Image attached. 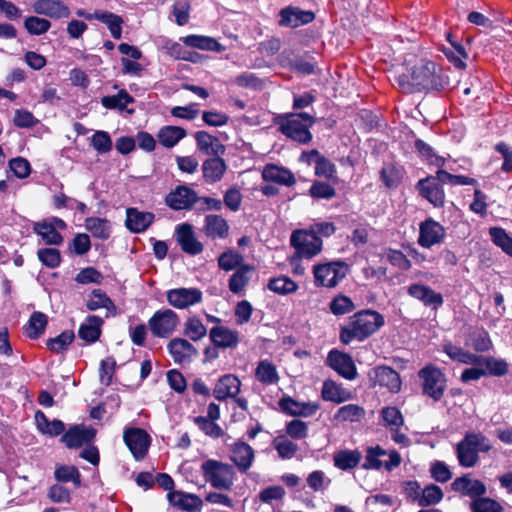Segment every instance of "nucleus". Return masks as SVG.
<instances>
[{"label":"nucleus","mask_w":512,"mask_h":512,"mask_svg":"<svg viewBox=\"0 0 512 512\" xmlns=\"http://www.w3.org/2000/svg\"><path fill=\"white\" fill-rule=\"evenodd\" d=\"M397 83L406 93L444 89L448 83V76L434 62L420 60L410 72L397 77Z\"/></svg>","instance_id":"obj_1"},{"label":"nucleus","mask_w":512,"mask_h":512,"mask_svg":"<svg viewBox=\"0 0 512 512\" xmlns=\"http://www.w3.org/2000/svg\"><path fill=\"white\" fill-rule=\"evenodd\" d=\"M385 324L384 317L374 310H362L351 317L340 328V341L350 344L353 341L362 342L376 333Z\"/></svg>","instance_id":"obj_2"},{"label":"nucleus","mask_w":512,"mask_h":512,"mask_svg":"<svg viewBox=\"0 0 512 512\" xmlns=\"http://www.w3.org/2000/svg\"><path fill=\"white\" fill-rule=\"evenodd\" d=\"M280 132L300 144H308L312 140L310 128L315 123V117L306 112L285 113L275 118Z\"/></svg>","instance_id":"obj_3"},{"label":"nucleus","mask_w":512,"mask_h":512,"mask_svg":"<svg viewBox=\"0 0 512 512\" xmlns=\"http://www.w3.org/2000/svg\"><path fill=\"white\" fill-rule=\"evenodd\" d=\"M201 471L206 482L218 490H231L235 480V470L232 465L214 459H208L201 465Z\"/></svg>","instance_id":"obj_4"},{"label":"nucleus","mask_w":512,"mask_h":512,"mask_svg":"<svg viewBox=\"0 0 512 512\" xmlns=\"http://www.w3.org/2000/svg\"><path fill=\"white\" fill-rule=\"evenodd\" d=\"M349 266L343 261H333L313 266L314 283L318 287L334 288L348 274Z\"/></svg>","instance_id":"obj_5"},{"label":"nucleus","mask_w":512,"mask_h":512,"mask_svg":"<svg viewBox=\"0 0 512 512\" xmlns=\"http://www.w3.org/2000/svg\"><path fill=\"white\" fill-rule=\"evenodd\" d=\"M418 377L422 381L423 394L439 401L446 389V377L435 365L428 364L418 371Z\"/></svg>","instance_id":"obj_6"},{"label":"nucleus","mask_w":512,"mask_h":512,"mask_svg":"<svg viewBox=\"0 0 512 512\" xmlns=\"http://www.w3.org/2000/svg\"><path fill=\"white\" fill-rule=\"evenodd\" d=\"M179 324L180 319L177 313L170 308L157 310L148 320V328L157 338H169Z\"/></svg>","instance_id":"obj_7"},{"label":"nucleus","mask_w":512,"mask_h":512,"mask_svg":"<svg viewBox=\"0 0 512 512\" xmlns=\"http://www.w3.org/2000/svg\"><path fill=\"white\" fill-rule=\"evenodd\" d=\"M291 245L295 248L296 254L306 259H311L322 250V239L316 236L313 231L296 230L290 238Z\"/></svg>","instance_id":"obj_8"},{"label":"nucleus","mask_w":512,"mask_h":512,"mask_svg":"<svg viewBox=\"0 0 512 512\" xmlns=\"http://www.w3.org/2000/svg\"><path fill=\"white\" fill-rule=\"evenodd\" d=\"M123 440L136 460H142L146 456L151 439L144 429H125L123 433Z\"/></svg>","instance_id":"obj_9"},{"label":"nucleus","mask_w":512,"mask_h":512,"mask_svg":"<svg viewBox=\"0 0 512 512\" xmlns=\"http://www.w3.org/2000/svg\"><path fill=\"white\" fill-rule=\"evenodd\" d=\"M169 305L176 309H186L202 302L203 294L198 288H175L166 292Z\"/></svg>","instance_id":"obj_10"},{"label":"nucleus","mask_w":512,"mask_h":512,"mask_svg":"<svg viewBox=\"0 0 512 512\" xmlns=\"http://www.w3.org/2000/svg\"><path fill=\"white\" fill-rule=\"evenodd\" d=\"M368 376L374 386L385 387L392 393H397L401 389L400 375L389 366H377L369 372Z\"/></svg>","instance_id":"obj_11"},{"label":"nucleus","mask_w":512,"mask_h":512,"mask_svg":"<svg viewBox=\"0 0 512 512\" xmlns=\"http://www.w3.org/2000/svg\"><path fill=\"white\" fill-rule=\"evenodd\" d=\"M197 200L196 191L186 185L177 186L165 198L166 204L173 210H189Z\"/></svg>","instance_id":"obj_12"},{"label":"nucleus","mask_w":512,"mask_h":512,"mask_svg":"<svg viewBox=\"0 0 512 512\" xmlns=\"http://www.w3.org/2000/svg\"><path fill=\"white\" fill-rule=\"evenodd\" d=\"M445 228L433 219H427L419 225L418 244L424 248H431L443 242Z\"/></svg>","instance_id":"obj_13"},{"label":"nucleus","mask_w":512,"mask_h":512,"mask_svg":"<svg viewBox=\"0 0 512 512\" xmlns=\"http://www.w3.org/2000/svg\"><path fill=\"white\" fill-rule=\"evenodd\" d=\"M327 364L347 380H354L357 369L352 357L337 350H331L327 356Z\"/></svg>","instance_id":"obj_14"},{"label":"nucleus","mask_w":512,"mask_h":512,"mask_svg":"<svg viewBox=\"0 0 512 512\" xmlns=\"http://www.w3.org/2000/svg\"><path fill=\"white\" fill-rule=\"evenodd\" d=\"M279 25L289 28H297L311 23L315 14L310 10H302L298 7L288 6L280 10Z\"/></svg>","instance_id":"obj_15"},{"label":"nucleus","mask_w":512,"mask_h":512,"mask_svg":"<svg viewBox=\"0 0 512 512\" xmlns=\"http://www.w3.org/2000/svg\"><path fill=\"white\" fill-rule=\"evenodd\" d=\"M176 240L189 255H198L203 251V244L196 238L191 224L183 223L176 227Z\"/></svg>","instance_id":"obj_16"},{"label":"nucleus","mask_w":512,"mask_h":512,"mask_svg":"<svg viewBox=\"0 0 512 512\" xmlns=\"http://www.w3.org/2000/svg\"><path fill=\"white\" fill-rule=\"evenodd\" d=\"M417 189L422 197L427 199L433 206L442 207L445 203V192L442 187L435 181L434 178L428 176L420 179L417 183Z\"/></svg>","instance_id":"obj_17"},{"label":"nucleus","mask_w":512,"mask_h":512,"mask_svg":"<svg viewBox=\"0 0 512 512\" xmlns=\"http://www.w3.org/2000/svg\"><path fill=\"white\" fill-rule=\"evenodd\" d=\"M241 389L240 379L233 374L221 376L213 389L214 397L219 401H225L228 398H235Z\"/></svg>","instance_id":"obj_18"},{"label":"nucleus","mask_w":512,"mask_h":512,"mask_svg":"<svg viewBox=\"0 0 512 512\" xmlns=\"http://www.w3.org/2000/svg\"><path fill=\"white\" fill-rule=\"evenodd\" d=\"M283 412L291 416L309 417L314 415L320 408L317 402H298L291 397H283L279 401Z\"/></svg>","instance_id":"obj_19"},{"label":"nucleus","mask_w":512,"mask_h":512,"mask_svg":"<svg viewBox=\"0 0 512 512\" xmlns=\"http://www.w3.org/2000/svg\"><path fill=\"white\" fill-rule=\"evenodd\" d=\"M230 452V459L241 472H246L252 466L255 455L249 444L237 441L231 445Z\"/></svg>","instance_id":"obj_20"},{"label":"nucleus","mask_w":512,"mask_h":512,"mask_svg":"<svg viewBox=\"0 0 512 512\" xmlns=\"http://www.w3.org/2000/svg\"><path fill=\"white\" fill-rule=\"evenodd\" d=\"M168 351L177 364L188 363L197 355V349L186 339L174 338L167 345Z\"/></svg>","instance_id":"obj_21"},{"label":"nucleus","mask_w":512,"mask_h":512,"mask_svg":"<svg viewBox=\"0 0 512 512\" xmlns=\"http://www.w3.org/2000/svg\"><path fill=\"white\" fill-rule=\"evenodd\" d=\"M32 8L36 14L53 19L67 18L70 15L68 6L60 0H37L33 3Z\"/></svg>","instance_id":"obj_22"},{"label":"nucleus","mask_w":512,"mask_h":512,"mask_svg":"<svg viewBox=\"0 0 512 512\" xmlns=\"http://www.w3.org/2000/svg\"><path fill=\"white\" fill-rule=\"evenodd\" d=\"M262 178L267 182H273L287 187H291L296 183V178L291 170L275 164H266L264 166Z\"/></svg>","instance_id":"obj_23"},{"label":"nucleus","mask_w":512,"mask_h":512,"mask_svg":"<svg viewBox=\"0 0 512 512\" xmlns=\"http://www.w3.org/2000/svg\"><path fill=\"white\" fill-rule=\"evenodd\" d=\"M154 214L146 211H139L137 208L126 210L125 225L133 233L144 232L154 221Z\"/></svg>","instance_id":"obj_24"},{"label":"nucleus","mask_w":512,"mask_h":512,"mask_svg":"<svg viewBox=\"0 0 512 512\" xmlns=\"http://www.w3.org/2000/svg\"><path fill=\"white\" fill-rule=\"evenodd\" d=\"M197 148L209 156H221L226 148L220 140L206 131H197L194 135Z\"/></svg>","instance_id":"obj_25"},{"label":"nucleus","mask_w":512,"mask_h":512,"mask_svg":"<svg viewBox=\"0 0 512 512\" xmlns=\"http://www.w3.org/2000/svg\"><path fill=\"white\" fill-rule=\"evenodd\" d=\"M95 434L96 432L93 428L74 426L62 436L61 441L68 448H77L90 443L94 439Z\"/></svg>","instance_id":"obj_26"},{"label":"nucleus","mask_w":512,"mask_h":512,"mask_svg":"<svg viewBox=\"0 0 512 512\" xmlns=\"http://www.w3.org/2000/svg\"><path fill=\"white\" fill-rule=\"evenodd\" d=\"M408 294L423 302L426 306L438 308L443 304V297L440 293L435 292L429 286L422 284H412L408 287Z\"/></svg>","instance_id":"obj_27"},{"label":"nucleus","mask_w":512,"mask_h":512,"mask_svg":"<svg viewBox=\"0 0 512 512\" xmlns=\"http://www.w3.org/2000/svg\"><path fill=\"white\" fill-rule=\"evenodd\" d=\"M103 324L104 320L99 316L90 315L86 317L79 327V338L89 344L96 342L101 336Z\"/></svg>","instance_id":"obj_28"},{"label":"nucleus","mask_w":512,"mask_h":512,"mask_svg":"<svg viewBox=\"0 0 512 512\" xmlns=\"http://www.w3.org/2000/svg\"><path fill=\"white\" fill-rule=\"evenodd\" d=\"M321 397L325 401L340 404L351 400L353 395L349 389L344 388L341 384L333 380H325L321 390Z\"/></svg>","instance_id":"obj_29"},{"label":"nucleus","mask_w":512,"mask_h":512,"mask_svg":"<svg viewBox=\"0 0 512 512\" xmlns=\"http://www.w3.org/2000/svg\"><path fill=\"white\" fill-rule=\"evenodd\" d=\"M169 502L184 511H199L203 505L201 498L195 494L172 491L168 493Z\"/></svg>","instance_id":"obj_30"},{"label":"nucleus","mask_w":512,"mask_h":512,"mask_svg":"<svg viewBox=\"0 0 512 512\" xmlns=\"http://www.w3.org/2000/svg\"><path fill=\"white\" fill-rule=\"evenodd\" d=\"M201 168L205 181L207 183H216L223 178L227 165L220 156H212L203 162Z\"/></svg>","instance_id":"obj_31"},{"label":"nucleus","mask_w":512,"mask_h":512,"mask_svg":"<svg viewBox=\"0 0 512 512\" xmlns=\"http://www.w3.org/2000/svg\"><path fill=\"white\" fill-rule=\"evenodd\" d=\"M202 230L211 239H223L228 236L229 225L222 216L209 214L205 217Z\"/></svg>","instance_id":"obj_32"},{"label":"nucleus","mask_w":512,"mask_h":512,"mask_svg":"<svg viewBox=\"0 0 512 512\" xmlns=\"http://www.w3.org/2000/svg\"><path fill=\"white\" fill-rule=\"evenodd\" d=\"M210 340L219 348H234L238 345L239 335L225 326H215L210 330Z\"/></svg>","instance_id":"obj_33"},{"label":"nucleus","mask_w":512,"mask_h":512,"mask_svg":"<svg viewBox=\"0 0 512 512\" xmlns=\"http://www.w3.org/2000/svg\"><path fill=\"white\" fill-rule=\"evenodd\" d=\"M451 487L455 492L475 497V499L486 493V486L480 480L470 479L466 476L456 478Z\"/></svg>","instance_id":"obj_34"},{"label":"nucleus","mask_w":512,"mask_h":512,"mask_svg":"<svg viewBox=\"0 0 512 512\" xmlns=\"http://www.w3.org/2000/svg\"><path fill=\"white\" fill-rule=\"evenodd\" d=\"M255 378L263 385H275L279 381V374L271 361L261 360L255 369Z\"/></svg>","instance_id":"obj_35"},{"label":"nucleus","mask_w":512,"mask_h":512,"mask_svg":"<svg viewBox=\"0 0 512 512\" xmlns=\"http://www.w3.org/2000/svg\"><path fill=\"white\" fill-rule=\"evenodd\" d=\"M86 307L90 311H96L105 308L111 315L116 314V306L113 301L101 289H94L90 298L86 303Z\"/></svg>","instance_id":"obj_36"},{"label":"nucleus","mask_w":512,"mask_h":512,"mask_svg":"<svg viewBox=\"0 0 512 512\" xmlns=\"http://www.w3.org/2000/svg\"><path fill=\"white\" fill-rule=\"evenodd\" d=\"M35 422L38 430L49 436H58L62 434L65 429L62 421L57 419L49 421L46 415L41 411L35 413Z\"/></svg>","instance_id":"obj_37"},{"label":"nucleus","mask_w":512,"mask_h":512,"mask_svg":"<svg viewBox=\"0 0 512 512\" xmlns=\"http://www.w3.org/2000/svg\"><path fill=\"white\" fill-rule=\"evenodd\" d=\"M185 129L178 126H164L158 132V140L161 145L172 148L178 144L180 140L186 137Z\"/></svg>","instance_id":"obj_38"},{"label":"nucleus","mask_w":512,"mask_h":512,"mask_svg":"<svg viewBox=\"0 0 512 512\" xmlns=\"http://www.w3.org/2000/svg\"><path fill=\"white\" fill-rule=\"evenodd\" d=\"M33 231L41 236L47 245H60L63 242L62 235L56 231L49 222H45L44 220L35 222Z\"/></svg>","instance_id":"obj_39"},{"label":"nucleus","mask_w":512,"mask_h":512,"mask_svg":"<svg viewBox=\"0 0 512 512\" xmlns=\"http://www.w3.org/2000/svg\"><path fill=\"white\" fill-rule=\"evenodd\" d=\"M93 17H95L96 20L107 25L114 39L121 38L123 20L120 16L108 11H95Z\"/></svg>","instance_id":"obj_40"},{"label":"nucleus","mask_w":512,"mask_h":512,"mask_svg":"<svg viewBox=\"0 0 512 512\" xmlns=\"http://www.w3.org/2000/svg\"><path fill=\"white\" fill-rule=\"evenodd\" d=\"M458 462L462 467L471 468L479 462L478 453L463 438L456 447Z\"/></svg>","instance_id":"obj_41"},{"label":"nucleus","mask_w":512,"mask_h":512,"mask_svg":"<svg viewBox=\"0 0 512 512\" xmlns=\"http://www.w3.org/2000/svg\"><path fill=\"white\" fill-rule=\"evenodd\" d=\"M253 267L249 265L240 266L229 279V289L234 294L242 292L248 284Z\"/></svg>","instance_id":"obj_42"},{"label":"nucleus","mask_w":512,"mask_h":512,"mask_svg":"<svg viewBox=\"0 0 512 512\" xmlns=\"http://www.w3.org/2000/svg\"><path fill=\"white\" fill-rule=\"evenodd\" d=\"M476 364L485 367L486 375L496 377L504 376L509 370L508 363L505 360L494 357H480Z\"/></svg>","instance_id":"obj_43"},{"label":"nucleus","mask_w":512,"mask_h":512,"mask_svg":"<svg viewBox=\"0 0 512 512\" xmlns=\"http://www.w3.org/2000/svg\"><path fill=\"white\" fill-rule=\"evenodd\" d=\"M362 458L358 450H344L335 454L334 465L341 470L355 468Z\"/></svg>","instance_id":"obj_44"},{"label":"nucleus","mask_w":512,"mask_h":512,"mask_svg":"<svg viewBox=\"0 0 512 512\" xmlns=\"http://www.w3.org/2000/svg\"><path fill=\"white\" fill-rule=\"evenodd\" d=\"M85 228L94 236L103 240L110 237L111 227L106 219L89 217L85 220Z\"/></svg>","instance_id":"obj_45"},{"label":"nucleus","mask_w":512,"mask_h":512,"mask_svg":"<svg viewBox=\"0 0 512 512\" xmlns=\"http://www.w3.org/2000/svg\"><path fill=\"white\" fill-rule=\"evenodd\" d=\"M365 416V409L357 404H347L340 407L334 414V420L340 422H358Z\"/></svg>","instance_id":"obj_46"},{"label":"nucleus","mask_w":512,"mask_h":512,"mask_svg":"<svg viewBox=\"0 0 512 512\" xmlns=\"http://www.w3.org/2000/svg\"><path fill=\"white\" fill-rule=\"evenodd\" d=\"M47 316L39 311L33 312L26 326V335L31 339L40 337L47 326Z\"/></svg>","instance_id":"obj_47"},{"label":"nucleus","mask_w":512,"mask_h":512,"mask_svg":"<svg viewBox=\"0 0 512 512\" xmlns=\"http://www.w3.org/2000/svg\"><path fill=\"white\" fill-rule=\"evenodd\" d=\"M414 147L419 153V155L429 164L439 168L445 165V158L437 155L434 149L429 144L425 143L423 140L417 139L414 143Z\"/></svg>","instance_id":"obj_48"},{"label":"nucleus","mask_w":512,"mask_h":512,"mask_svg":"<svg viewBox=\"0 0 512 512\" xmlns=\"http://www.w3.org/2000/svg\"><path fill=\"white\" fill-rule=\"evenodd\" d=\"M272 445L281 459H291L299 450L298 445L284 435L275 437Z\"/></svg>","instance_id":"obj_49"},{"label":"nucleus","mask_w":512,"mask_h":512,"mask_svg":"<svg viewBox=\"0 0 512 512\" xmlns=\"http://www.w3.org/2000/svg\"><path fill=\"white\" fill-rule=\"evenodd\" d=\"M443 351L455 361L464 364H476L480 360V356L463 350L461 347L447 343L443 346Z\"/></svg>","instance_id":"obj_50"},{"label":"nucleus","mask_w":512,"mask_h":512,"mask_svg":"<svg viewBox=\"0 0 512 512\" xmlns=\"http://www.w3.org/2000/svg\"><path fill=\"white\" fill-rule=\"evenodd\" d=\"M133 101V97L125 90H120L116 95L104 96L101 99V103L105 108L118 109L119 111H123Z\"/></svg>","instance_id":"obj_51"},{"label":"nucleus","mask_w":512,"mask_h":512,"mask_svg":"<svg viewBox=\"0 0 512 512\" xmlns=\"http://www.w3.org/2000/svg\"><path fill=\"white\" fill-rule=\"evenodd\" d=\"M184 335L192 341H199L207 334V328L197 317H190L184 324Z\"/></svg>","instance_id":"obj_52"},{"label":"nucleus","mask_w":512,"mask_h":512,"mask_svg":"<svg viewBox=\"0 0 512 512\" xmlns=\"http://www.w3.org/2000/svg\"><path fill=\"white\" fill-rule=\"evenodd\" d=\"M268 288L277 294L287 295L294 293L298 289V285L287 276H279L270 279Z\"/></svg>","instance_id":"obj_53"},{"label":"nucleus","mask_w":512,"mask_h":512,"mask_svg":"<svg viewBox=\"0 0 512 512\" xmlns=\"http://www.w3.org/2000/svg\"><path fill=\"white\" fill-rule=\"evenodd\" d=\"M75 338L74 332L65 330L54 338H49L46 342L47 347L54 353H61L73 342Z\"/></svg>","instance_id":"obj_54"},{"label":"nucleus","mask_w":512,"mask_h":512,"mask_svg":"<svg viewBox=\"0 0 512 512\" xmlns=\"http://www.w3.org/2000/svg\"><path fill=\"white\" fill-rule=\"evenodd\" d=\"M54 476L57 481L72 482L75 487L81 485V475L75 466H59L55 469Z\"/></svg>","instance_id":"obj_55"},{"label":"nucleus","mask_w":512,"mask_h":512,"mask_svg":"<svg viewBox=\"0 0 512 512\" xmlns=\"http://www.w3.org/2000/svg\"><path fill=\"white\" fill-rule=\"evenodd\" d=\"M489 234L493 243L512 257V238L506 231L500 227H492L489 229Z\"/></svg>","instance_id":"obj_56"},{"label":"nucleus","mask_w":512,"mask_h":512,"mask_svg":"<svg viewBox=\"0 0 512 512\" xmlns=\"http://www.w3.org/2000/svg\"><path fill=\"white\" fill-rule=\"evenodd\" d=\"M443 498L442 489L434 484L425 487L418 497V504L422 507L436 504Z\"/></svg>","instance_id":"obj_57"},{"label":"nucleus","mask_w":512,"mask_h":512,"mask_svg":"<svg viewBox=\"0 0 512 512\" xmlns=\"http://www.w3.org/2000/svg\"><path fill=\"white\" fill-rule=\"evenodd\" d=\"M387 451L379 445L375 447H368L366 450L364 469H380L383 467V462L380 460L382 456H386Z\"/></svg>","instance_id":"obj_58"},{"label":"nucleus","mask_w":512,"mask_h":512,"mask_svg":"<svg viewBox=\"0 0 512 512\" xmlns=\"http://www.w3.org/2000/svg\"><path fill=\"white\" fill-rule=\"evenodd\" d=\"M472 512H503V507L499 502L488 497H479L470 504Z\"/></svg>","instance_id":"obj_59"},{"label":"nucleus","mask_w":512,"mask_h":512,"mask_svg":"<svg viewBox=\"0 0 512 512\" xmlns=\"http://www.w3.org/2000/svg\"><path fill=\"white\" fill-rule=\"evenodd\" d=\"M24 27L31 35H42L50 29L51 23L44 18L29 16L24 21Z\"/></svg>","instance_id":"obj_60"},{"label":"nucleus","mask_w":512,"mask_h":512,"mask_svg":"<svg viewBox=\"0 0 512 512\" xmlns=\"http://www.w3.org/2000/svg\"><path fill=\"white\" fill-rule=\"evenodd\" d=\"M194 423L205 435L209 437L219 438L223 435L222 428L214 420L208 419L204 416H197L194 418Z\"/></svg>","instance_id":"obj_61"},{"label":"nucleus","mask_w":512,"mask_h":512,"mask_svg":"<svg viewBox=\"0 0 512 512\" xmlns=\"http://www.w3.org/2000/svg\"><path fill=\"white\" fill-rule=\"evenodd\" d=\"M464 439L478 454L479 452H488L492 448L490 440L482 433L468 432Z\"/></svg>","instance_id":"obj_62"},{"label":"nucleus","mask_w":512,"mask_h":512,"mask_svg":"<svg viewBox=\"0 0 512 512\" xmlns=\"http://www.w3.org/2000/svg\"><path fill=\"white\" fill-rule=\"evenodd\" d=\"M91 145L99 154L108 153L113 147L112 139L106 131H96L91 137Z\"/></svg>","instance_id":"obj_63"},{"label":"nucleus","mask_w":512,"mask_h":512,"mask_svg":"<svg viewBox=\"0 0 512 512\" xmlns=\"http://www.w3.org/2000/svg\"><path fill=\"white\" fill-rule=\"evenodd\" d=\"M243 261V256L234 250L223 252L218 258V265L224 271H231Z\"/></svg>","instance_id":"obj_64"}]
</instances>
